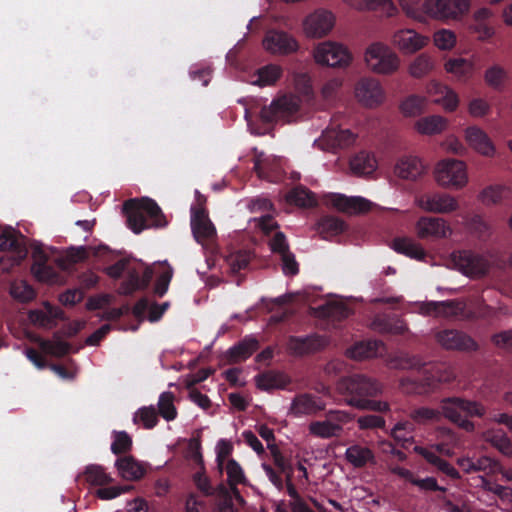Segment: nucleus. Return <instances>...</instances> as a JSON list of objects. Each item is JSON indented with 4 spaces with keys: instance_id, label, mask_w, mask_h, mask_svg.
Here are the masks:
<instances>
[{
    "instance_id": "4be33fe9",
    "label": "nucleus",
    "mask_w": 512,
    "mask_h": 512,
    "mask_svg": "<svg viewBox=\"0 0 512 512\" xmlns=\"http://www.w3.org/2000/svg\"><path fill=\"white\" fill-rule=\"evenodd\" d=\"M327 202L338 211L348 215H360L371 211L376 204L361 196H346L333 193L327 198Z\"/></svg>"
},
{
    "instance_id": "69168bd1",
    "label": "nucleus",
    "mask_w": 512,
    "mask_h": 512,
    "mask_svg": "<svg viewBox=\"0 0 512 512\" xmlns=\"http://www.w3.org/2000/svg\"><path fill=\"white\" fill-rule=\"evenodd\" d=\"M342 85L343 79L340 77H332L326 80L320 90L323 100L329 103L335 101Z\"/></svg>"
},
{
    "instance_id": "bb28decb",
    "label": "nucleus",
    "mask_w": 512,
    "mask_h": 512,
    "mask_svg": "<svg viewBox=\"0 0 512 512\" xmlns=\"http://www.w3.org/2000/svg\"><path fill=\"white\" fill-rule=\"evenodd\" d=\"M350 172L358 177H368L378 169V160L375 153L367 150L359 151L349 160Z\"/></svg>"
},
{
    "instance_id": "ddd939ff",
    "label": "nucleus",
    "mask_w": 512,
    "mask_h": 512,
    "mask_svg": "<svg viewBox=\"0 0 512 512\" xmlns=\"http://www.w3.org/2000/svg\"><path fill=\"white\" fill-rule=\"evenodd\" d=\"M336 16L327 9H317L302 20V32L308 39H322L328 36L334 29Z\"/></svg>"
},
{
    "instance_id": "9b49d317",
    "label": "nucleus",
    "mask_w": 512,
    "mask_h": 512,
    "mask_svg": "<svg viewBox=\"0 0 512 512\" xmlns=\"http://www.w3.org/2000/svg\"><path fill=\"white\" fill-rule=\"evenodd\" d=\"M353 94L356 101L362 107L368 109H376L382 106L387 99L383 85L372 76H364L358 79L354 85Z\"/></svg>"
},
{
    "instance_id": "6ab92c4d",
    "label": "nucleus",
    "mask_w": 512,
    "mask_h": 512,
    "mask_svg": "<svg viewBox=\"0 0 512 512\" xmlns=\"http://www.w3.org/2000/svg\"><path fill=\"white\" fill-rule=\"evenodd\" d=\"M427 172L423 159L416 154H403L393 165V174L396 178L406 182H416Z\"/></svg>"
},
{
    "instance_id": "393cba45",
    "label": "nucleus",
    "mask_w": 512,
    "mask_h": 512,
    "mask_svg": "<svg viewBox=\"0 0 512 512\" xmlns=\"http://www.w3.org/2000/svg\"><path fill=\"white\" fill-rule=\"evenodd\" d=\"M444 71L460 83H467L475 74V63L472 59L450 57L443 64Z\"/></svg>"
},
{
    "instance_id": "de8ad7c7",
    "label": "nucleus",
    "mask_w": 512,
    "mask_h": 512,
    "mask_svg": "<svg viewBox=\"0 0 512 512\" xmlns=\"http://www.w3.org/2000/svg\"><path fill=\"white\" fill-rule=\"evenodd\" d=\"M31 273L36 280L48 285H60L64 283L63 278L52 266L47 265V263H33L31 266Z\"/></svg>"
},
{
    "instance_id": "20e7f679",
    "label": "nucleus",
    "mask_w": 512,
    "mask_h": 512,
    "mask_svg": "<svg viewBox=\"0 0 512 512\" xmlns=\"http://www.w3.org/2000/svg\"><path fill=\"white\" fill-rule=\"evenodd\" d=\"M363 63L374 75L392 76L401 69L399 54L383 41L370 42L363 51Z\"/></svg>"
},
{
    "instance_id": "79ce46f5",
    "label": "nucleus",
    "mask_w": 512,
    "mask_h": 512,
    "mask_svg": "<svg viewBox=\"0 0 512 512\" xmlns=\"http://www.w3.org/2000/svg\"><path fill=\"white\" fill-rule=\"evenodd\" d=\"M115 465L119 475L125 480H138L145 473V469L142 464L137 462L132 457H124L118 459Z\"/></svg>"
},
{
    "instance_id": "5701e85b",
    "label": "nucleus",
    "mask_w": 512,
    "mask_h": 512,
    "mask_svg": "<svg viewBox=\"0 0 512 512\" xmlns=\"http://www.w3.org/2000/svg\"><path fill=\"white\" fill-rule=\"evenodd\" d=\"M262 44L267 52L274 55H288L299 50L298 41L292 35L282 31H269Z\"/></svg>"
},
{
    "instance_id": "6e6552de",
    "label": "nucleus",
    "mask_w": 512,
    "mask_h": 512,
    "mask_svg": "<svg viewBox=\"0 0 512 512\" xmlns=\"http://www.w3.org/2000/svg\"><path fill=\"white\" fill-rule=\"evenodd\" d=\"M301 107L300 98L294 94H285L273 100L260 111L265 123H290L296 121Z\"/></svg>"
},
{
    "instance_id": "6e6d98bb",
    "label": "nucleus",
    "mask_w": 512,
    "mask_h": 512,
    "mask_svg": "<svg viewBox=\"0 0 512 512\" xmlns=\"http://www.w3.org/2000/svg\"><path fill=\"white\" fill-rule=\"evenodd\" d=\"M175 396L172 392L166 391L160 394L158 399L159 414L166 421H172L177 417V409L174 404Z\"/></svg>"
},
{
    "instance_id": "774afa93",
    "label": "nucleus",
    "mask_w": 512,
    "mask_h": 512,
    "mask_svg": "<svg viewBox=\"0 0 512 512\" xmlns=\"http://www.w3.org/2000/svg\"><path fill=\"white\" fill-rule=\"evenodd\" d=\"M111 451L114 454L128 452L132 447V438L126 431L112 432Z\"/></svg>"
},
{
    "instance_id": "680f3d73",
    "label": "nucleus",
    "mask_w": 512,
    "mask_h": 512,
    "mask_svg": "<svg viewBox=\"0 0 512 512\" xmlns=\"http://www.w3.org/2000/svg\"><path fill=\"white\" fill-rule=\"evenodd\" d=\"M157 280L154 287V292L159 297H162L169 288V284L173 277V269L166 262L160 264V270L157 272Z\"/></svg>"
},
{
    "instance_id": "1a4fd4ad",
    "label": "nucleus",
    "mask_w": 512,
    "mask_h": 512,
    "mask_svg": "<svg viewBox=\"0 0 512 512\" xmlns=\"http://www.w3.org/2000/svg\"><path fill=\"white\" fill-rule=\"evenodd\" d=\"M449 264L470 279H480L484 277L491 268L489 256L468 250L451 253Z\"/></svg>"
},
{
    "instance_id": "0e129e2a",
    "label": "nucleus",
    "mask_w": 512,
    "mask_h": 512,
    "mask_svg": "<svg viewBox=\"0 0 512 512\" xmlns=\"http://www.w3.org/2000/svg\"><path fill=\"white\" fill-rule=\"evenodd\" d=\"M467 112L472 118L481 119L491 113V104L482 97H474L467 103Z\"/></svg>"
},
{
    "instance_id": "c9c22d12",
    "label": "nucleus",
    "mask_w": 512,
    "mask_h": 512,
    "mask_svg": "<svg viewBox=\"0 0 512 512\" xmlns=\"http://www.w3.org/2000/svg\"><path fill=\"white\" fill-rule=\"evenodd\" d=\"M218 469L220 472L226 473L229 487L237 498L242 501L236 488L240 484L245 485L248 483L242 466L235 459L231 458L225 464L219 466Z\"/></svg>"
},
{
    "instance_id": "a18cd8bd",
    "label": "nucleus",
    "mask_w": 512,
    "mask_h": 512,
    "mask_svg": "<svg viewBox=\"0 0 512 512\" xmlns=\"http://www.w3.org/2000/svg\"><path fill=\"white\" fill-rule=\"evenodd\" d=\"M258 342L253 337H247L227 351L231 362H241L249 358L257 349Z\"/></svg>"
},
{
    "instance_id": "a878e982",
    "label": "nucleus",
    "mask_w": 512,
    "mask_h": 512,
    "mask_svg": "<svg viewBox=\"0 0 512 512\" xmlns=\"http://www.w3.org/2000/svg\"><path fill=\"white\" fill-rule=\"evenodd\" d=\"M449 126V120L440 114H430L418 118L413 128L421 136H437L444 133Z\"/></svg>"
},
{
    "instance_id": "2f4dec72",
    "label": "nucleus",
    "mask_w": 512,
    "mask_h": 512,
    "mask_svg": "<svg viewBox=\"0 0 512 512\" xmlns=\"http://www.w3.org/2000/svg\"><path fill=\"white\" fill-rule=\"evenodd\" d=\"M457 465L465 472V473H473V472H487V473H495V469L498 467V463L485 455L480 457L464 455L457 459Z\"/></svg>"
},
{
    "instance_id": "dca6fc26",
    "label": "nucleus",
    "mask_w": 512,
    "mask_h": 512,
    "mask_svg": "<svg viewBox=\"0 0 512 512\" xmlns=\"http://www.w3.org/2000/svg\"><path fill=\"white\" fill-rule=\"evenodd\" d=\"M440 408L442 414L451 422L461 416L483 417L486 414V408L482 403L457 397L442 400Z\"/></svg>"
},
{
    "instance_id": "e2e57ef3",
    "label": "nucleus",
    "mask_w": 512,
    "mask_h": 512,
    "mask_svg": "<svg viewBox=\"0 0 512 512\" xmlns=\"http://www.w3.org/2000/svg\"><path fill=\"white\" fill-rule=\"evenodd\" d=\"M414 426L409 421H399L391 429V436L405 446L406 443L413 442Z\"/></svg>"
},
{
    "instance_id": "72a5a7b5",
    "label": "nucleus",
    "mask_w": 512,
    "mask_h": 512,
    "mask_svg": "<svg viewBox=\"0 0 512 512\" xmlns=\"http://www.w3.org/2000/svg\"><path fill=\"white\" fill-rule=\"evenodd\" d=\"M90 250L87 246H70L61 252L56 264L60 269L68 271L74 265L84 262L89 257Z\"/></svg>"
},
{
    "instance_id": "412c9836",
    "label": "nucleus",
    "mask_w": 512,
    "mask_h": 512,
    "mask_svg": "<svg viewBox=\"0 0 512 512\" xmlns=\"http://www.w3.org/2000/svg\"><path fill=\"white\" fill-rule=\"evenodd\" d=\"M357 135L351 130L331 125L314 141V145L324 151L347 148L356 142Z\"/></svg>"
},
{
    "instance_id": "aec40b11",
    "label": "nucleus",
    "mask_w": 512,
    "mask_h": 512,
    "mask_svg": "<svg viewBox=\"0 0 512 512\" xmlns=\"http://www.w3.org/2000/svg\"><path fill=\"white\" fill-rule=\"evenodd\" d=\"M429 43V37L412 28H400L391 35V44L400 52L407 55L415 54L424 49Z\"/></svg>"
},
{
    "instance_id": "f704fd0d",
    "label": "nucleus",
    "mask_w": 512,
    "mask_h": 512,
    "mask_svg": "<svg viewBox=\"0 0 512 512\" xmlns=\"http://www.w3.org/2000/svg\"><path fill=\"white\" fill-rule=\"evenodd\" d=\"M291 379L288 375L281 371H266L255 376V384L257 388L263 391H271L275 389H284L290 384Z\"/></svg>"
},
{
    "instance_id": "c756f323",
    "label": "nucleus",
    "mask_w": 512,
    "mask_h": 512,
    "mask_svg": "<svg viewBox=\"0 0 512 512\" xmlns=\"http://www.w3.org/2000/svg\"><path fill=\"white\" fill-rule=\"evenodd\" d=\"M437 342L446 349L472 350L476 348L474 340L465 333L444 330L436 334Z\"/></svg>"
},
{
    "instance_id": "b1692460",
    "label": "nucleus",
    "mask_w": 512,
    "mask_h": 512,
    "mask_svg": "<svg viewBox=\"0 0 512 512\" xmlns=\"http://www.w3.org/2000/svg\"><path fill=\"white\" fill-rule=\"evenodd\" d=\"M191 230L195 240L203 246L216 237V228L203 208H191Z\"/></svg>"
},
{
    "instance_id": "09e8293b",
    "label": "nucleus",
    "mask_w": 512,
    "mask_h": 512,
    "mask_svg": "<svg viewBox=\"0 0 512 512\" xmlns=\"http://www.w3.org/2000/svg\"><path fill=\"white\" fill-rule=\"evenodd\" d=\"M510 190L504 185H491L480 191L478 200L486 205H496L509 196Z\"/></svg>"
},
{
    "instance_id": "7ed1b4c3",
    "label": "nucleus",
    "mask_w": 512,
    "mask_h": 512,
    "mask_svg": "<svg viewBox=\"0 0 512 512\" xmlns=\"http://www.w3.org/2000/svg\"><path fill=\"white\" fill-rule=\"evenodd\" d=\"M105 272L114 279L120 278L123 275L127 276V280L119 288V292L124 295L146 288L153 275L150 267L134 258H123L107 267Z\"/></svg>"
},
{
    "instance_id": "c85d7f7f",
    "label": "nucleus",
    "mask_w": 512,
    "mask_h": 512,
    "mask_svg": "<svg viewBox=\"0 0 512 512\" xmlns=\"http://www.w3.org/2000/svg\"><path fill=\"white\" fill-rule=\"evenodd\" d=\"M326 404L319 397L311 394H300L296 396L289 408V413L298 417L303 415H313L324 410Z\"/></svg>"
},
{
    "instance_id": "37998d69",
    "label": "nucleus",
    "mask_w": 512,
    "mask_h": 512,
    "mask_svg": "<svg viewBox=\"0 0 512 512\" xmlns=\"http://www.w3.org/2000/svg\"><path fill=\"white\" fill-rule=\"evenodd\" d=\"M482 438L489 442L501 454L511 457L512 456V443L508 436L499 429H489L483 432Z\"/></svg>"
},
{
    "instance_id": "423d86ee",
    "label": "nucleus",
    "mask_w": 512,
    "mask_h": 512,
    "mask_svg": "<svg viewBox=\"0 0 512 512\" xmlns=\"http://www.w3.org/2000/svg\"><path fill=\"white\" fill-rule=\"evenodd\" d=\"M433 179L441 188L461 190L469 183L468 166L460 159H441L433 168Z\"/></svg>"
},
{
    "instance_id": "13d9d810",
    "label": "nucleus",
    "mask_w": 512,
    "mask_h": 512,
    "mask_svg": "<svg viewBox=\"0 0 512 512\" xmlns=\"http://www.w3.org/2000/svg\"><path fill=\"white\" fill-rule=\"evenodd\" d=\"M133 422L145 429H152L158 422L156 409L152 405L139 408L133 415Z\"/></svg>"
},
{
    "instance_id": "3c124183",
    "label": "nucleus",
    "mask_w": 512,
    "mask_h": 512,
    "mask_svg": "<svg viewBox=\"0 0 512 512\" xmlns=\"http://www.w3.org/2000/svg\"><path fill=\"white\" fill-rule=\"evenodd\" d=\"M432 42L439 51H452L457 45V36L450 29L441 28L432 34Z\"/></svg>"
},
{
    "instance_id": "cd10ccee",
    "label": "nucleus",
    "mask_w": 512,
    "mask_h": 512,
    "mask_svg": "<svg viewBox=\"0 0 512 512\" xmlns=\"http://www.w3.org/2000/svg\"><path fill=\"white\" fill-rule=\"evenodd\" d=\"M62 317V310L49 302H43L41 308L30 310L28 313L29 321L33 325L47 329L53 328L56 321Z\"/></svg>"
},
{
    "instance_id": "ea45409f",
    "label": "nucleus",
    "mask_w": 512,
    "mask_h": 512,
    "mask_svg": "<svg viewBox=\"0 0 512 512\" xmlns=\"http://www.w3.org/2000/svg\"><path fill=\"white\" fill-rule=\"evenodd\" d=\"M382 349V343L374 340L355 343L346 350L347 357L354 360H365L376 357Z\"/></svg>"
},
{
    "instance_id": "603ef678",
    "label": "nucleus",
    "mask_w": 512,
    "mask_h": 512,
    "mask_svg": "<svg viewBox=\"0 0 512 512\" xmlns=\"http://www.w3.org/2000/svg\"><path fill=\"white\" fill-rule=\"evenodd\" d=\"M371 326L378 332L392 334H402L408 329L406 324L399 318H378L371 323Z\"/></svg>"
},
{
    "instance_id": "4d7b16f0",
    "label": "nucleus",
    "mask_w": 512,
    "mask_h": 512,
    "mask_svg": "<svg viewBox=\"0 0 512 512\" xmlns=\"http://www.w3.org/2000/svg\"><path fill=\"white\" fill-rule=\"evenodd\" d=\"M140 202L144 212L146 213L147 219L150 220V226L159 227L166 224L162 211L154 200L143 198Z\"/></svg>"
},
{
    "instance_id": "338daca9",
    "label": "nucleus",
    "mask_w": 512,
    "mask_h": 512,
    "mask_svg": "<svg viewBox=\"0 0 512 512\" xmlns=\"http://www.w3.org/2000/svg\"><path fill=\"white\" fill-rule=\"evenodd\" d=\"M86 480L93 485H105L111 482L112 478L105 469L99 465H90L85 471Z\"/></svg>"
},
{
    "instance_id": "8fccbe9b",
    "label": "nucleus",
    "mask_w": 512,
    "mask_h": 512,
    "mask_svg": "<svg viewBox=\"0 0 512 512\" xmlns=\"http://www.w3.org/2000/svg\"><path fill=\"white\" fill-rule=\"evenodd\" d=\"M41 350L53 357H62L69 353L71 346L69 343L61 340L59 337H53L51 340L35 339Z\"/></svg>"
},
{
    "instance_id": "5fc2aeb1",
    "label": "nucleus",
    "mask_w": 512,
    "mask_h": 512,
    "mask_svg": "<svg viewBox=\"0 0 512 512\" xmlns=\"http://www.w3.org/2000/svg\"><path fill=\"white\" fill-rule=\"evenodd\" d=\"M507 78V70L500 65H492L484 73L486 84L495 90H501Z\"/></svg>"
},
{
    "instance_id": "9d476101",
    "label": "nucleus",
    "mask_w": 512,
    "mask_h": 512,
    "mask_svg": "<svg viewBox=\"0 0 512 512\" xmlns=\"http://www.w3.org/2000/svg\"><path fill=\"white\" fill-rule=\"evenodd\" d=\"M353 419L354 415L346 410H330L324 418L310 422L308 432L316 438H338L343 434L344 426Z\"/></svg>"
},
{
    "instance_id": "a19ab883",
    "label": "nucleus",
    "mask_w": 512,
    "mask_h": 512,
    "mask_svg": "<svg viewBox=\"0 0 512 512\" xmlns=\"http://www.w3.org/2000/svg\"><path fill=\"white\" fill-rule=\"evenodd\" d=\"M391 247L396 252L416 260H423L426 256L422 245L408 237L396 238L393 240Z\"/></svg>"
},
{
    "instance_id": "864d4df0",
    "label": "nucleus",
    "mask_w": 512,
    "mask_h": 512,
    "mask_svg": "<svg viewBox=\"0 0 512 512\" xmlns=\"http://www.w3.org/2000/svg\"><path fill=\"white\" fill-rule=\"evenodd\" d=\"M287 201L299 207L309 208L317 204L316 196L304 187H297L287 195Z\"/></svg>"
},
{
    "instance_id": "49530a36",
    "label": "nucleus",
    "mask_w": 512,
    "mask_h": 512,
    "mask_svg": "<svg viewBox=\"0 0 512 512\" xmlns=\"http://www.w3.org/2000/svg\"><path fill=\"white\" fill-rule=\"evenodd\" d=\"M282 68L276 64L266 65L255 73L250 83L260 87L273 85L281 76Z\"/></svg>"
},
{
    "instance_id": "7c9ffc66",
    "label": "nucleus",
    "mask_w": 512,
    "mask_h": 512,
    "mask_svg": "<svg viewBox=\"0 0 512 512\" xmlns=\"http://www.w3.org/2000/svg\"><path fill=\"white\" fill-rule=\"evenodd\" d=\"M437 69L435 56L424 52L414 57L407 65V73L413 79H423L434 73Z\"/></svg>"
},
{
    "instance_id": "e433bc0d",
    "label": "nucleus",
    "mask_w": 512,
    "mask_h": 512,
    "mask_svg": "<svg viewBox=\"0 0 512 512\" xmlns=\"http://www.w3.org/2000/svg\"><path fill=\"white\" fill-rule=\"evenodd\" d=\"M327 340L320 336L291 337L287 347L295 355H302L324 347Z\"/></svg>"
},
{
    "instance_id": "052dcab7",
    "label": "nucleus",
    "mask_w": 512,
    "mask_h": 512,
    "mask_svg": "<svg viewBox=\"0 0 512 512\" xmlns=\"http://www.w3.org/2000/svg\"><path fill=\"white\" fill-rule=\"evenodd\" d=\"M424 365L422 359L415 355L401 353L390 360V366L395 369L418 370Z\"/></svg>"
},
{
    "instance_id": "c03bdc74",
    "label": "nucleus",
    "mask_w": 512,
    "mask_h": 512,
    "mask_svg": "<svg viewBox=\"0 0 512 512\" xmlns=\"http://www.w3.org/2000/svg\"><path fill=\"white\" fill-rule=\"evenodd\" d=\"M9 295L17 302L28 303L35 299L34 288L23 279H14L9 283Z\"/></svg>"
},
{
    "instance_id": "f257e3e1",
    "label": "nucleus",
    "mask_w": 512,
    "mask_h": 512,
    "mask_svg": "<svg viewBox=\"0 0 512 512\" xmlns=\"http://www.w3.org/2000/svg\"><path fill=\"white\" fill-rule=\"evenodd\" d=\"M337 391L345 396V403L358 410H370L386 412L389 404L386 401L371 400L383 392V386L374 378L365 375H352L340 379L337 383Z\"/></svg>"
},
{
    "instance_id": "f8f14e48",
    "label": "nucleus",
    "mask_w": 512,
    "mask_h": 512,
    "mask_svg": "<svg viewBox=\"0 0 512 512\" xmlns=\"http://www.w3.org/2000/svg\"><path fill=\"white\" fill-rule=\"evenodd\" d=\"M438 317H459L461 319L486 318L492 313V308L478 300L441 301L438 302Z\"/></svg>"
},
{
    "instance_id": "a211bd4d",
    "label": "nucleus",
    "mask_w": 512,
    "mask_h": 512,
    "mask_svg": "<svg viewBox=\"0 0 512 512\" xmlns=\"http://www.w3.org/2000/svg\"><path fill=\"white\" fill-rule=\"evenodd\" d=\"M463 138L466 145L475 153L493 158L497 155V148L488 133L479 125L471 124L463 129Z\"/></svg>"
},
{
    "instance_id": "4c0bfd02",
    "label": "nucleus",
    "mask_w": 512,
    "mask_h": 512,
    "mask_svg": "<svg viewBox=\"0 0 512 512\" xmlns=\"http://www.w3.org/2000/svg\"><path fill=\"white\" fill-rule=\"evenodd\" d=\"M345 459L354 468H362L368 464L375 463V455L373 451L361 444H353L345 451Z\"/></svg>"
},
{
    "instance_id": "39448f33",
    "label": "nucleus",
    "mask_w": 512,
    "mask_h": 512,
    "mask_svg": "<svg viewBox=\"0 0 512 512\" xmlns=\"http://www.w3.org/2000/svg\"><path fill=\"white\" fill-rule=\"evenodd\" d=\"M311 57L316 65L331 69H347L354 61L351 49L336 40H324L314 44Z\"/></svg>"
},
{
    "instance_id": "4468645a",
    "label": "nucleus",
    "mask_w": 512,
    "mask_h": 512,
    "mask_svg": "<svg viewBox=\"0 0 512 512\" xmlns=\"http://www.w3.org/2000/svg\"><path fill=\"white\" fill-rule=\"evenodd\" d=\"M415 205L424 212L433 214H451L460 208L457 197L447 192L420 195L415 199Z\"/></svg>"
},
{
    "instance_id": "473e14b6",
    "label": "nucleus",
    "mask_w": 512,
    "mask_h": 512,
    "mask_svg": "<svg viewBox=\"0 0 512 512\" xmlns=\"http://www.w3.org/2000/svg\"><path fill=\"white\" fill-rule=\"evenodd\" d=\"M124 209L127 213L128 226L134 233L138 234L150 227L140 200L133 199L126 202Z\"/></svg>"
},
{
    "instance_id": "2eb2a0df",
    "label": "nucleus",
    "mask_w": 512,
    "mask_h": 512,
    "mask_svg": "<svg viewBox=\"0 0 512 512\" xmlns=\"http://www.w3.org/2000/svg\"><path fill=\"white\" fill-rule=\"evenodd\" d=\"M424 91L426 97L445 112L453 113L460 106L459 94L451 86L438 79H430L425 84Z\"/></svg>"
},
{
    "instance_id": "0eeeda50",
    "label": "nucleus",
    "mask_w": 512,
    "mask_h": 512,
    "mask_svg": "<svg viewBox=\"0 0 512 512\" xmlns=\"http://www.w3.org/2000/svg\"><path fill=\"white\" fill-rule=\"evenodd\" d=\"M0 250L8 253L0 258V271L9 273L19 266L27 256L26 238L14 228H6L0 234Z\"/></svg>"
},
{
    "instance_id": "58836bf2",
    "label": "nucleus",
    "mask_w": 512,
    "mask_h": 512,
    "mask_svg": "<svg viewBox=\"0 0 512 512\" xmlns=\"http://www.w3.org/2000/svg\"><path fill=\"white\" fill-rule=\"evenodd\" d=\"M429 106L426 95L411 94L399 103V111L404 117H416L423 114Z\"/></svg>"
},
{
    "instance_id": "bf43d9fd",
    "label": "nucleus",
    "mask_w": 512,
    "mask_h": 512,
    "mask_svg": "<svg viewBox=\"0 0 512 512\" xmlns=\"http://www.w3.org/2000/svg\"><path fill=\"white\" fill-rule=\"evenodd\" d=\"M251 254L247 251H233L226 256V263L231 273L236 274L248 267Z\"/></svg>"
},
{
    "instance_id": "f03ea898",
    "label": "nucleus",
    "mask_w": 512,
    "mask_h": 512,
    "mask_svg": "<svg viewBox=\"0 0 512 512\" xmlns=\"http://www.w3.org/2000/svg\"><path fill=\"white\" fill-rule=\"evenodd\" d=\"M405 14L419 22L427 18L448 22L461 20L469 13L472 0H399Z\"/></svg>"
},
{
    "instance_id": "f3484780",
    "label": "nucleus",
    "mask_w": 512,
    "mask_h": 512,
    "mask_svg": "<svg viewBox=\"0 0 512 512\" xmlns=\"http://www.w3.org/2000/svg\"><path fill=\"white\" fill-rule=\"evenodd\" d=\"M414 232L421 240H440L450 237L453 229L444 218L421 216L414 224Z\"/></svg>"
}]
</instances>
